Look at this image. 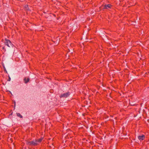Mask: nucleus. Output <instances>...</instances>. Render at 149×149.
<instances>
[{"label": "nucleus", "mask_w": 149, "mask_h": 149, "mask_svg": "<svg viewBox=\"0 0 149 149\" xmlns=\"http://www.w3.org/2000/svg\"><path fill=\"white\" fill-rule=\"evenodd\" d=\"M27 144L31 146L36 145L38 144L37 141L35 140L33 141L28 142Z\"/></svg>", "instance_id": "1"}, {"label": "nucleus", "mask_w": 149, "mask_h": 149, "mask_svg": "<svg viewBox=\"0 0 149 149\" xmlns=\"http://www.w3.org/2000/svg\"><path fill=\"white\" fill-rule=\"evenodd\" d=\"M5 44L6 45H7L9 47H10L11 46H12V44H11L10 41L9 40L5 39Z\"/></svg>", "instance_id": "2"}, {"label": "nucleus", "mask_w": 149, "mask_h": 149, "mask_svg": "<svg viewBox=\"0 0 149 149\" xmlns=\"http://www.w3.org/2000/svg\"><path fill=\"white\" fill-rule=\"evenodd\" d=\"M70 94L69 92L67 93L61 95L60 96V97H67L69 96Z\"/></svg>", "instance_id": "3"}, {"label": "nucleus", "mask_w": 149, "mask_h": 149, "mask_svg": "<svg viewBox=\"0 0 149 149\" xmlns=\"http://www.w3.org/2000/svg\"><path fill=\"white\" fill-rule=\"evenodd\" d=\"M138 139L140 141L143 140L145 138V136L143 135H142L138 136Z\"/></svg>", "instance_id": "4"}, {"label": "nucleus", "mask_w": 149, "mask_h": 149, "mask_svg": "<svg viewBox=\"0 0 149 149\" xmlns=\"http://www.w3.org/2000/svg\"><path fill=\"white\" fill-rule=\"evenodd\" d=\"M111 6V5L110 4H109L108 5H105L104 6V9H108V8H110Z\"/></svg>", "instance_id": "5"}, {"label": "nucleus", "mask_w": 149, "mask_h": 149, "mask_svg": "<svg viewBox=\"0 0 149 149\" xmlns=\"http://www.w3.org/2000/svg\"><path fill=\"white\" fill-rule=\"evenodd\" d=\"M24 80L25 81V83H27L29 81V78H28L27 80V81H26V78H25L24 79Z\"/></svg>", "instance_id": "6"}, {"label": "nucleus", "mask_w": 149, "mask_h": 149, "mask_svg": "<svg viewBox=\"0 0 149 149\" xmlns=\"http://www.w3.org/2000/svg\"><path fill=\"white\" fill-rule=\"evenodd\" d=\"M17 116L19 117L20 118H22L23 116H22L19 113H16Z\"/></svg>", "instance_id": "7"}, {"label": "nucleus", "mask_w": 149, "mask_h": 149, "mask_svg": "<svg viewBox=\"0 0 149 149\" xmlns=\"http://www.w3.org/2000/svg\"><path fill=\"white\" fill-rule=\"evenodd\" d=\"M42 138H40L39 139H38V140H37V143H40V142H41L42 141Z\"/></svg>", "instance_id": "8"}, {"label": "nucleus", "mask_w": 149, "mask_h": 149, "mask_svg": "<svg viewBox=\"0 0 149 149\" xmlns=\"http://www.w3.org/2000/svg\"><path fill=\"white\" fill-rule=\"evenodd\" d=\"M3 68L4 70L6 72V73H7V71H6V68L4 66V65L3 64Z\"/></svg>", "instance_id": "9"}, {"label": "nucleus", "mask_w": 149, "mask_h": 149, "mask_svg": "<svg viewBox=\"0 0 149 149\" xmlns=\"http://www.w3.org/2000/svg\"><path fill=\"white\" fill-rule=\"evenodd\" d=\"M25 9L26 10H28L29 9L27 6H25Z\"/></svg>", "instance_id": "10"}, {"label": "nucleus", "mask_w": 149, "mask_h": 149, "mask_svg": "<svg viewBox=\"0 0 149 149\" xmlns=\"http://www.w3.org/2000/svg\"><path fill=\"white\" fill-rule=\"evenodd\" d=\"M8 77H9V78L8 80V81H10L11 78L9 76Z\"/></svg>", "instance_id": "11"}, {"label": "nucleus", "mask_w": 149, "mask_h": 149, "mask_svg": "<svg viewBox=\"0 0 149 149\" xmlns=\"http://www.w3.org/2000/svg\"><path fill=\"white\" fill-rule=\"evenodd\" d=\"M15 102H14V107L15 108Z\"/></svg>", "instance_id": "12"}, {"label": "nucleus", "mask_w": 149, "mask_h": 149, "mask_svg": "<svg viewBox=\"0 0 149 149\" xmlns=\"http://www.w3.org/2000/svg\"><path fill=\"white\" fill-rule=\"evenodd\" d=\"M4 49V47H3V49Z\"/></svg>", "instance_id": "13"}, {"label": "nucleus", "mask_w": 149, "mask_h": 149, "mask_svg": "<svg viewBox=\"0 0 149 149\" xmlns=\"http://www.w3.org/2000/svg\"><path fill=\"white\" fill-rule=\"evenodd\" d=\"M8 44H9L10 45V43H9V42H8Z\"/></svg>", "instance_id": "14"}, {"label": "nucleus", "mask_w": 149, "mask_h": 149, "mask_svg": "<svg viewBox=\"0 0 149 149\" xmlns=\"http://www.w3.org/2000/svg\"><path fill=\"white\" fill-rule=\"evenodd\" d=\"M10 92L11 93V94H12V93H11V92H10Z\"/></svg>", "instance_id": "15"}]
</instances>
